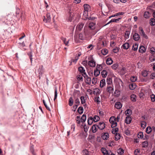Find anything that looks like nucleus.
<instances>
[{
    "mask_svg": "<svg viewBox=\"0 0 155 155\" xmlns=\"http://www.w3.org/2000/svg\"><path fill=\"white\" fill-rule=\"evenodd\" d=\"M106 63L107 64L110 65L112 63L113 61L111 58H108L106 61Z\"/></svg>",
    "mask_w": 155,
    "mask_h": 155,
    "instance_id": "31",
    "label": "nucleus"
},
{
    "mask_svg": "<svg viewBox=\"0 0 155 155\" xmlns=\"http://www.w3.org/2000/svg\"><path fill=\"white\" fill-rule=\"evenodd\" d=\"M81 53L78 54L77 55H76V56L75 57V58L74 59H72L71 61V63L70 64V65L71 64V63L72 62H73L74 63H75L76 62H77V61L79 57L81 55Z\"/></svg>",
    "mask_w": 155,
    "mask_h": 155,
    "instance_id": "4",
    "label": "nucleus"
},
{
    "mask_svg": "<svg viewBox=\"0 0 155 155\" xmlns=\"http://www.w3.org/2000/svg\"><path fill=\"white\" fill-rule=\"evenodd\" d=\"M101 151L104 155H109L108 151L105 148L103 147L101 149Z\"/></svg>",
    "mask_w": 155,
    "mask_h": 155,
    "instance_id": "21",
    "label": "nucleus"
},
{
    "mask_svg": "<svg viewBox=\"0 0 155 155\" xmlns=\"http://www.w3.org/2000/svg\"><path fill=\"white\" fill-rule=\"evenodd\" d=\"M107 74V72L106 70H104L101 72V74L103 77H106Z\"/></svg>",
    "mask_w": 155,
    "mask_h": 155,
    "instance_id": "28",
    "label": "nucleus"
},
{
    "mask_svg": "<svg viewBox=\"0 0 155 155\" xmlns=\"http://www.w3.org/2000/svg\"><path fill=\"white\" fill-rule=\"evenodd\" d=\"M140 150L138 149L135 150L134 151V154L135 155H138L137 153L140 152Z\"/></svg>",
    "mask_w": 155,
    "mask_h": 155,
    "instance_id": "62",
    "label": "nucleus"
},
{
    "mask_svg": "<svg viewBox=\"0 0 155 155\" xmlns=\"http://www.w3.org/2000/svg\"><path fill=\"white\" fill-rule=\"evenodd\" d=\"M94 121L93 117H90L87 119V122L89 125H91Z\"/></svg>",
    "mask_w": 155,
    "mask_h": 155,
    "instance_id": "19",
    "label": "nucleus"
},
{
    "mask_svg": "<svg viewBox=\"0 0 155 155\" xmlns=\"http://www.w3.org/2000/svg\"><path fill=\"white\" fill-rule=\"evenodd\" d=\"M115 107L117 109H120L122 107L121 104L120 102H117L115 104Z\"/></svg>",
    "mask_w": 155,
    "mask_h": 155,
    "instance_id": "20",
    "label": "nucleus"
},
{
    "mask_svg": "<svg viewBox=\"0 0 155 155\" xmlns=\"http://www.w3.org/2000/svg\"><path fill=\"white\" fill-rule=\"evenodd\" d=\"M85 82L88 84L90 85L91 84V79L90 77H87L86 78Z\"/></svg>",
    "mask_w": 155,
    "mask_h": 155,
    "instance_id": "29",
    "label": "nucleus"
},
{
    "mask_svg": "<svg viewBox=\"0 0 155 155\" xmlns=\"http://www.w3.org/2000/svg\"><path fill=\"white\" fill-rule=\"evenodd\" d=\"M83 111L84 109L82 107H80L78 110V112L80 114H82L83 112Z\"/></svg>",
    "mask_w": 155,
    "mask_h": 155,
    "instance_id": "36",
    "label": "nucleus"
},
{
    "mask_svg": "<svg viewBox=\"0 0 155 155\" xmlns=\"http://www.w3.org/2000/svg\"><path fill=\"white\" fill-rule=\"evenodd\" d=\"M132 112L131 110L127 109L125 111L126 115L127 116H129L132 114Z\"/></svg>",
    "mask_w": 155,
    "mask_h": 155,
    "instance_id": "27",
    "label": "nucleus"
},
{
    "mask_svg": "<svg viewBox=\"0 0 155 155\" xmlns=\"http://www.w3.org/2000/svg\"><path fill=\"white\" fill-rule=\"evenodd\" d=\"M133 39L136 41H137L140 39V36L137 33H135L134 34V35L133 36Z\"/></svg>",
    "mask_w": 155,
    "mask_h": 155,
    "instance_id": "12",
    "label": "nucleus"
},
{
    "mask_svg": "<svg viewBox=\"0 0 155 155\" xmlns=\"http://www.w3.org/2000/svg\"><path fill=\"white\" fill-rule=\"evenodd\" d=\"M148 72V71L146 70H143L142 72V74L143 77H146L147 76Z\"/></svg>",
    "mask_w": 155,
    "mask_h": 155,
    "instance_id": "34",
    "label": "nucleus"
},
{
    "mask_svg": "<svg viewBox=\"0 0 155 155\" xmlns=\"http://www.w3.org/2000/svg\"><path fill=\"white\" fill-rule=\"evenodd\" d=\"M93 119L94 121L95 122L99 120L100 118L98 116H94V117H93Z\"/></svg>",
    "mask_w": 155,
    "mask_h": 155,
    "instance_id": "49",
    "label": "nucleus"
},
{
    "mask_svg": "<svg viewBox=\"0 0 155 155\" xmlns=\"http://www.w3.org/2000/svg\"><path fill=\"white\" fill-rule=\"evenodd\" d=\"M150 79H153L155 78V73H152L150 76Z\"/></svg>",
    "mask_w": 155,
    "mask_h": 155,
    "instance_id": "63",
    "label": "nucleus"
},
{
    "mask_svg": "<svg viewBox=\"0 0 155 155\" xmlns=\"http://www.w3.org/2000/svg\"><path fill=\"white\" fill-rule=\"evenodd\" d=\"M151 101L152 102H154L155 101V95L152 94L150 95Z\"/></svg>",
    "mask_w": 155,
    "mask_h": 155,
    "instance_id": "56",
    "label": "nucleus"
},
{
    "mask_svg": "<svg viewBox=\"0 0 155 155\" xmlns=\"http://www.w3.org/2000/svg\"><path fill=\"white\" fill-rule=\"evenodd\" d=\"M61 39L65 45L68 46V45L69 43V40H68L67 41H66V39L64 37H62Z\"/></svg>",
    "mask_w": 155,
    "mask_h": 155,
    "instance_id": "30",
    "label": "nucleus"
},
{
    "mask_svg": "<svg viewBox=\"0 0 155 155\" xmlns=\"http://www.w3.org/2000/svg\"><path fill=\"white\" fill-rule=\"evenodd\" d=\"M83 6L85 11L87 12L90 9V6L88 4H85Z\"/></svg>",
    "mask_w": 155,
    "mask_h": 155,
    "instance_id": "18",
    "label": "nucleus"
},
{
    "mask_svg": "<svg viewBox=\"0 0 155 155\" xmlns=\"http://www.w3.org/2000/svg\"><path fill=\"white\" fill-rule=\"evenodd\" d=\"M150 24L151 25H155V19L154 18H152L150 22Z\"/></svg>",
    "mask_w": 155,
    "mask_h": 155,
    "instance_id": "52",
    "label": "nucleus"
},
{
    "mask_svg": "<svg viewBox=\"0 0 155 155\" xmlns=\"http://www.w3.org/2000/svg\"><path fill=\"white\" fill-rule=\"evenodd\" d=\"M95 24L94 23H91L89 24V27L91 29H93L94 28Z\"/></svg>",
    "mask_w": 155,
    "mask_h": 155,
    "instance_id": "38",
    "label": "nucleus"
},
{
    "mask_svg": "<svg viewBox=\"0 0 155 155\" xmlns=\"http://www.w3.org/2000/svg\"><path fill=\"white\" fill-rule=\"evenodd\" d=\"M43 104H44V105L45 106V107L49 111H50L51 110H50V108L48 106L47 104L45 102V100H43Z\"/></svg>",
    "mask_w": 155,
    "mask_h": 155,
    "instance_id": "53",
    "label": "nucleus"
},
{
    "mask_svg": "<svg viewBox=\"0 0 155 155\" xmlns=\"http://www.w3.org/2000/svg\"><path fill=\"white\" fill-rule=\"evenodd\" d=\"M114 117H111L110 119H109V121L110 122V123H111L112 124V126H113L114 127H115L117 126V123L116 122H114V121H113L111 119L112 118L113 119H114Z\"/></svg>",
    "mask_w": 155,
    "mask_h": 155,
    "instance_id": "14",
    "label": "nucleus"
},
{
    "mask_svg": "<svg viewBox=\"0 0 155 155\" xmlns=\"http://www.w3.org/2000/svg\"><path fill=\"white\" fill-rule=\"evenodd\" d=\"M57 95H58V93H57V89L56 88L54 91V101L57 98Z\"/></svg>",
    "mask_w": 155,
    "mask_h": 155,
    "instance_id": "59",
    "label": "nucleus"
},
{
    "mask_svg": "<svg viewBox=\"0 0 155 155\" xmlns=\"http://www.w3.org/2000/svg\"><path fill=\"white\" fill-rule=\"evenodd\" d=\"M144 17L146 18H148L150 17V13L148 12H146L144 13Z\"/></svg>",
    "mask_w": 155,
    "mask_h": 155,
    "instance_id": "44",
    "label": "nucleus"
},
{
    "mask_svg": "<svg viewBox=\"0 0 155 155\" xmlns=\"http://www.w3.org/2000/svg\"><path fill=\"white\" fill-rule=\"evenodd\" d=\"M38 72L39 74V78H40V76H41L43 74L44 72V70L43 68H38Z\"/></svg>",
    "mask_w": 155,
    "mask_h": 155,
    "instance_id": "25",
    "label": "nucleus"
},
{
    "mask_svg": "<svg viewBox=\"0 0 155 155\" xmlns=\"http://www.w3.org/2000/svg\"><path fill=\"white\" fill-rule=\"evenodd\" d=\"M47 18H45V17L44 16L43 21L45 23L49 22L51 20L50 15L49 13H47L46 14Z\"/></svg>",
    "mask_w": 155,
    "mask_h": 155,
    "instance_id": "2",
    "label": "nucleus"
},
{
    "mask_svg": "<svg viewBox=\"0 0 155 155\" xmlns=\"http://www.w3.org/2000/svg\"><path fill=\"white\" fill-rule=\"evenodd\" d=\"M138 137L139 138H142L143 137V134L142 132H140L138 134Z\"/></svg>",
    "mask_w": 155,
    "mask_h": 155,
    "instance_id": "55",
    "label": "nucleus"
},
{
    "mask_svg": "<svg viewBox=\"0 0 155 155\" xmlns=\"http://www.w3.org/2000/svg\"><path fill=\"white\" fill-rule=\"evenodd\" d=\"M19 12L20 11L18 9L16 11V16L18 18H20L22 17V15H19Z\"/></svg>",
    "mask_w": 155,
    "mask_h": 155,
    "instance_id": "47",
    "label": "nucleus"
},
{
    "mask_svg": "<svg viewBox=\"0 0 155 155\" xmlns=\"http://www.w3.org/2000/svg\"><path fill=\"white\" fill-rule=\"evenodd\" d=\"M101 52L104 55H106L108 52V51L107 49H103L101 51Z\"/></svg>",
    "mask_w": 155,
    "mask_h": 155,
    "instance_id": "58",
    "label": "nucleus"
},
{
    "mask_svg": "<svg viewBox=\"0 0 155 155\" xmlns=\"http://www.w3.org/2000/svg\"><path fill=\"white\" fill-rule=\"evenodd\" d=\"M136 96L135 94H133L130 96V99L132 101L135 102L136 101Z\"/></svg>",
    "mask_w": 155,
    "mask_h": 155,
    "instance_id": "23",
    "label": "nucleus"
},
{
    "mask_svg": "<svg viewBox=\"0 0 155 155\" xmlns=\"http://www.w3.org/2000/svg\"><path fill=\"white\" fill-rule=\"evenodd\" d=\"M83 26L84 24L83 23H79L77 25L76 29L77 30L80 31L83 28Z\"/></svg>",
    "mask_w": 155,
    "mask_h": 155,
    "instance_id": "17",
    "label": "nucleus"
},
{
    "mask_svg": "<svg viewBox=\"0 0 155 155\" xmlns=\"http://www.w3.org/2000/svg\"><path fill=\"white\" fill-rule=\"evenodd\" d=\"M77 79L80 81H83V76L81 74H79L77 76Z\"/></svg>",
    "mask_w": 155,
    "mask_h": 155,
    "instance_id": "35",
    "label": "nucleus"
},
{
    "mask_svg": "<svg viewBox=\"0 0 155 155\" xmlns=\"http://www.w3.org/2000/svg\"><path fill=\"white\" fill-rule=\"evenodd\" d=\"M109 135L107 132L104 133L102 134V138L104 140H107L109 138Z\"/></svg>",
    "mask_w": 155,
    "mask_h": 155,
    "instance_id": "6",
    "label": "nucleus"
},
{
    "mask_svg": "<svg viewBox=\"0 0 155 155\" xmlns=\"http://www.w3.org/2000/svg\"><path fill=\"white\" fill-rule=\"evenodd\" d=\"M131 121V118L129 116H127L125 120V123L127 124H130Z\"/></svg>",
    "mask_w": 155,
    "mask_h": 155,
    "instance_id": "15",
    "label": "nucleus"
},
{
    "mask_svg": "<svg viewBox=\"0 0 155 155\" xmlns=\"http://www.w3.org/2000/svg\"><path fill=\"white\" fill-rule=\"evenodd\" d=\"M99 43L101 44V47H103L105 46L106 44V42L104 40H102L101 41H100Z\"/></svg>",
    "mask_w": 155,
    "mask_h": 155,
    "instance_id": "37",
    "label": "nucleus"
},
{
    "mask_svg": "<svg viewBox=\"0 0 155 155\" xmlns=\"http://www.w3.org/2000/svg\"><path fill=\"white\" fill-rule=\"evenodd\" d=\"M107 83L109 85H112V79L110 78L107 77Z\"/></svg>",
    "mask_w": 155,
    "mask_h": 155,
    "instance_id": "22",
    "label": "nucleus"
},
{
    "mask_svg": "<svg viewBox=\"0 0 155 155\" xmlns=\"http://www.w3.org/2000/svg\"><path fill=\"white\" fill-rule=\"evenodd\" d=\"M139 33L143 37L146 38H147V37L146 35L145 34V32L143 30V28L141 27H140L139 28Z\"/></svg>",
    "mask_w": 155,
    "mask_h": 155,
    "instance_id": "1",
    "label": "nucleus"
},
{
    "mask_svg": "<svg viewBox=\"0 0 155 155\" xmlns=\"http://www.w3.org/2000/svg\"><path fill=\"white\" fill-rule=\"evenodd\" d=\"M124 150L123 149L120 148L118 150L117 153L120 155H122L124 153Z\"/></svg>",
    "mask_w": 155,
    "mask_h": 155,
    "instance_id": "40",
    "label": "nucleus"
},
{
    "mask_svg": "<svg viewBox=\"0 0 155 155\" xmlns=\"http://www.w3.org/2000/svg\"><path fill=\"white\" fill-rule=\"evenodd\" d=\"M30 150L33 155H35V153L34 152L33 146H32L31 147Z\"/></svg>",
    "mask_w": 155,
    "mask_h": 155,
    "instance_id": "57",
    "label": "nucleus"
},
{
    "mask_svg": "<svg viewBox=\"0 0 155 155\" xmlns=\"http://www.w3.org/2000/svg\"><path fill=\"white\" fill-rule=\"evenodd\" d=\"M95 91H94V93H96V96L98 94H99L100 93V90L98 88H96L94 90Z\"/></svg>",
    "mask_w": 155,
    "mask_h": 155,
    "instance_id": "54",
    "label": "nucleus"
},
{
    "mask_svg": "<svg viewBox=\"0 0 155 155\" xmlns=\"http://www.w3.org/2000/svg\"><path fill=\"white\" fill-rule=\"evenodd\" d=\"M111 86V85H110V86H107V91L110 93H112L114 90L112 86Z\"/></svg>",
    "mask_w": 155,
    "mask_h": 155,
    "instance_id": "10",
    "label": "nucleus"
},
{
    "mask_svg": "<svg viewBox=\"0 0 155 155\" xmlns=\"http://www.w3.org/2000/svg\"><path fill=\"white\" fill-rule=\"evenodd\" d=\"M138 48V45L137 44H135L132 47V49L134 51H136L137 50Z\"/></svg>",
    "mask_w": 155,
    "mask_h": 155,
    "instance_id": "51",
    "label": "nucleus"
},
{
    "mask_svg": "<svg viewBox=\"0 0 155 155\" xmlns=\"http://www.w3.org/2000/svg\"><path fill=\"white\" fill-rule=\"evenodd\" d=\"M76 122L78 124H80L81 122V119L80 116H77L76 118Z\"/></svg>",
    "mask_w": 155,
    "mask_h": 155,
    "instance_id": "41",
    "label": "nucleus"
},
{
    "mask_svg": "<svg viewBox=\"0 0 155 155\" xmlns=\"http://www.w3.org/2000/svg\"><path fill=\"white\" fill-rule=\"evenodd\" d=\"M82 152L83 155H89L88 151L86 149L84 150Z\"/></svg>",
    "mask_w": 155,
    "mask_h": 155,
    "instance_id": "60",
    "label": "nucleus"
},
{
    "mask_svg": "<svg viewBox=\"0 0 155 155\" xmlns=\"http://www.w3.org/2000/svg\"><path fill=\"white\" fill-rule=\"evenodd\" d=\"M121 19V18H120L117 19H112L109 22L107 23L106 24H105L104 26L106 25L111 22H117L118 21H119L120 20V19Z\"/></svg>",
    "mask_w": 155,
    "mask_h": 155,
    "instance_id": "7",
    "label": "nucleus"
},
{
    "mask_svg": "<svg viewBox=\"0 0 155 155\" xmlns=\"http://www.w3.org/2000/svg\"><path fill=\"white\" fill-rule=\"evenodd\" d=\"M100 97H99L96 96L95 97L94 99V101L97 102L98 104H99L100 102V101L99 100Z\"/></svg>",
    "mask_w": 155,
    "mask_h": 155,
    "instance_id": "48",
    "label": "nucleus"
},
{
    "mask_svg": "<svg viewBox=\"0 0 155 155\" xmlns=\"http://www.w3.org/2000/svg\"><path fill=\"white\" fill-rule=\"evenodd\" d=\"M78 71L82 74L81 75L84 77L85 78H86L88 77L86 72H85V70L84 68H78Z\"/></svg>",
    "mask_w": 155,
    "mask_h": 155,
    "instance_id": "3",
    "label": "nucleus"
},
{
    "mask_svg": "<svg viewBox=\"0 0 155 155\" xmlns=\"http://www.w3.org/2000/svg\"><path fill=\"white\" fill-rule=\"evenodd\" d=\"M81 103L82 104H84L86 102V100L85 99V97L84 96H81L80 97Z\"/></svg>",
    "mask_w": 155,
    "mask_h": 155,
    "instance_id": "50",
    "label": "nucleus"
},
{
    "mask_svg": "<svg viewBox=\"0 0 155 155\" xmlns=\"http://www.w3.org/2000/svg\"><path fill=\"white\" fill-rule=\"evenodd\" d=\"M120 137V136L119 134L116 133L115 136V140H119Z\"/></svg>",
    "mask_w": 155,
    "mask_h": 155,
    "instance_id": "39",
    "label": "nucleus"
},
{
    "mask_svg": "<svg viewBox=\"0 0 155 155\" xmlns=\"http://www.w3.org/2000/svg\"><path fill=\"white\" fill-rule=\"evenodd\" d=\"M152 131V128L150 127H148L146 128V131L147 133L149 134Z\"/></svg>",
    "mask_w": 155,
    "mask_h": 155,
    "instance_id": "43",
    "label": "nucleus"
},
{
    "mask_svg": "<svg viewBox=\"0 0 155 155\" xmlns=\"http://www.w3.org/2000/svg\"><path fill=\"white\" fill-rule=\"evenodd\" d=\"M142 147L144 148L147 147L148 146V142L147 141H145L142 143Z\"/></svg>",
    "mask_w": 155,
    "mask_h": 155,
    "instance_id": "42",
    "label": "nucleus"
},
{
    "mask_svg": "<svg viewBox=\"0 0 155 155\" xmlns=\"http://www.w3.org/2000/svg\"><path fill=\"white\" fill-rule=\"evenodd\" d=\"M106 85L105 80L103 79L101 80L100 81V87L102 88Z\"/></svg>",
    "mask_w": 155,
    "mask_h": 155,
    "instance_id": "11",
    "label": "nucleus"
},
{
    "mask_svg": "<svg viewBox=\"0 0 155 155\" xmlns=\"http://www.w3.org/2000/svg\"><path fill=\"white\" fill-rule=\"evenodd\" d=\"M146 126V123L144 122H143L141 124V127H142L145 128Z\"/></svg>",
    "mask_w": 155,
    "mask_h": 155,
    "instance_id": "61",
    "label": "nucleus"
},
{
    "mask_svg": "<svg viewBox=\"0 0 155 155\" xmlns=\"http://www.w3.org/2000/svg\"><path fill=\"white\" fill-rule=\"evenodd\" d=\"M129 87L130 89L131 90H133L135 89L136 87V84L133 82H131L129 84Z\"/></svg>",
    "mask_w": 155,
    "mask_h": 155,
    "instance_id": "8",
    "label": "nucleus"
},
{
    "mask_svg": "<svg viewBox=\"0 0 155 155\" xmlns=\"http://www.w3.org/2000/svg\"><path fill=\"white\" fill-rule=\"evenodd\" d=\"M97 127H98V126L96 124H94L92 126V130L93 133H95L97 131Z\"/></svg>",
    "mask_w": 155,
    "mask_h": 155,
    "instance_id": "24",
    "label": "nucleus"
},
{
    "mask_svg": "<svg viewBox=\"0 0 155 155\" xmlns=\"http://www.w3.org/2000/svg\"><path fill=\"white\" fill-rule=\"evenodd\" d=\"M137 79V78L134 76H132L130 78V81L133 83L136 81Z\"/></svg>",
    "mask_w": 155,
    "mask_h": 155,
    "instance_id": "46",
    "label": "nucleus"
},
{
    "mask_svg": "<svg viewBox=\"0 0 155 155\" xmlns=\"http://www.w3.org/2000/svg\"><path fill=\"white\" fill-rule=\"evenodd\" d=\"M146 50L145 48L143 46H140L139 51L141 53H143L145 52Z\"/></svg>",
    "mask_w": 155,
    "mask_h": 155,
    "instance_id": "13",
    "label": "nucleus"
},
{
    "mask_svg": "<svg viewBox=\"0 0 155 155\" xmlns=\"http://www.w3.org/2000/svg\"><path fill=\"white\" fill-rule=\"evenodd\" d=\"M97 82L98 80L97 78H93L92 80V83L94 84H95Z\"/></svg>",
    "mask_w": 155,
    "mask_h": 155,
    "instance_id": "45",
    "label": "nucleus"
},
{
    "mask_svg": "<svg viewBox=\"0 0 155 155\" xmlns=\"http://www.w3.org/2000/svg\"><path fill=\"white\" fill-rule=\"evenodd\" d=\"M86 119V115L84 114L82 116L81 118V122L82 123H84L85 122Z\"/></svg>",
    "mask_w": 155,
    "mask_h": 155,
    "instance_id": "32",
    "label": "nucleus"
},
{
    "mask_svg": "<svg viewBox=\"0 0 155 155\" xmlns=\"http://www.w3.org/2000/svg\"><path fill=\"white\" fill-rule=\"evenodd\" d=\"M97 69L96 68V69L94 71V74L95 77H97L100 74V71Z\"/></svg>",
    "mask_w": 155,
    "mask_h": 155,
    "instance_id": "26",
    "label": "nucleus"
},
{
    "mask_svg": "<svg viewBox=\"0 0 155 155\" xmlns=\"http://www.w3.org/2000/svg\"><path fill=\"white\" fill-rule=\"evenodd\" d=\"M149 58L150 61H153L155 60V59L154 58L152 55L150 56Z\"/></svg>",
    "mask_w": 155,
    "mask_h": 155,
    "instance_id": "64",
    "label": "nucleus"
},
{
    "mask_svg": "<svg viewBox=\"0 0 155 155\" xmlns=\"http://www.w3.org/2000/svg\"><path fill=\"white\" fill-rule=\"evenodd\" d=\"M130 47L129 44L128 43L126 42L122 45L121 48L125 50L127 49Z\"/></svg>",
    "mask_w": 155,
    "mask_h": 155,
    "instance_id": "9",
    "label": "nucleus"
},
{
    "mask_svg": "<svg viewBox=\"0 0 155 155\" xmlns=\"http://www.w3.org/2000/svg\"><path fill=\"white\" fill-rule=\"evenodd\" d=\"M73 104V100L72 97H71L70 98L69 100L68 104L70 106H72Z\"/></svg>",
    "mask_w": 155,
    "mask_h": 155,
    "instance_id": "33",
    "label": "nucleus"
},
{
    "mask_svg": "<svg viewBox=\"0 0 155 155\" xmlns=\"http://www.w3.org/2000/svg\"><path fill=\"white\" fill-rule=\"evenodd\" d=\"M89 65L91 67H94L96 65L95 62L93 60H91L88 62Z\"/></svg>",
    "mask_w": 155,
    "mask_h": 155,
    "instance_id": "16",
    "label": "nucleus"
},
{
    "mask_svg": "<svg viewBox=\"0 0 155 155\" xmlns=\"http://www.w3.org/2000/svg\"><path fill=\"white\" fill-rule=\"evenodd\" d=\"M98 128L101 130H102L105 127V124L104 122H100L97 125Z\"/></svg>",
    "mask_w": 155,
    "mask_h": 155,
    "instance_id": "5",
    "label": "nucleus"
}]
</instances>
